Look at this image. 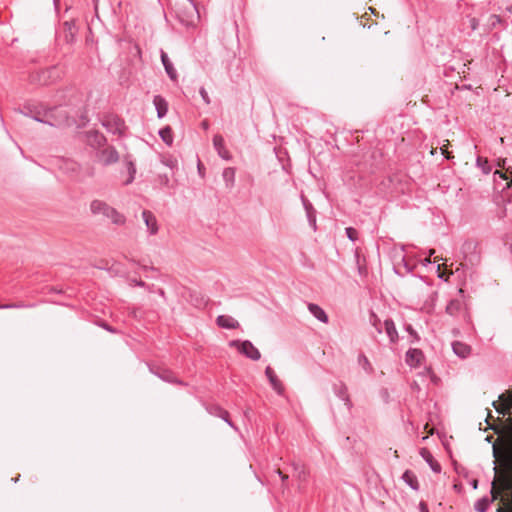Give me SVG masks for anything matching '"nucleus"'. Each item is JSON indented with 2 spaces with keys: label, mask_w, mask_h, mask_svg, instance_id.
I'll list each match as a JSON object with an SVG mask.
<instances>
[{
  "label": "nucleus",
  "mask_w": 512,
  "mask_h": 512,
  "mask_svg": "<svg viewBox=\"0 0 512 512\" xmlns=\"http://www.w3.org/2000/svg\"><path fill=\"white\" fill-rule=\"evenodd\" d=\"M181 297L197 309H203L208 303V298L200 291L183 287Z\"/></svg>",
  "instance_id": "nucleus-8"
},
{
  "label": "nucleus",
  "mask_w": 512,
  "mask_h": 512,
  "mask_svg": "<svg viewBox=\"0 0 512 512\" xmlns=\"http://www.w3.org/2000/svg\"><path fill=\"white\" fill-rule=\"evenodd\" d=\"M454 470L457 474L462 475L465 478L468 477L469 471L465 467L459 465L457 462L454 463Z\"/></svg>",
  "instance_id": "nucleus-44"
},
{
  "label": "nucleus",
  "mask_w": 512,
  "mask_h": 512,
  "mask_svg": "<svg viewBox=\"0 0 512 512\" xmlns=\"http://www.w3.org/2000/svg\"><path fill=\"white\" fill-rule=\"evenodd\" d=\"M308 310L320 322L325 324L328 323L329 318L327 313L318 304L309 303Z\"/></svg>",
  "instance_id": "nucleus-28"
},
{
  "label": "nucleus",
  "mask_w": 512,
  "mask_h": 512,
  "mask_svg": "<svg viewBox=\"0 0 512 512\" xmlns=\"http://www.w3.org/2000/svg\"><path fill=\"white\" fill-rule=\"evenodd\" d=\"M369 321L379 334L383 332L381 320L373 311L370 312Z\"/></svg>",
  "instance_id": "nucleus-38"
},
{
  "label": "nucleus",
  "mask_w": 512,
  "mask_h": 512,
  "mask_svg": "<svg viewBox=\"0 0 512 512\" xmlns=\"http://www.w3.org/2000/svg\"><path fill=\"white\" fill-rule=\"evenodd\" d=\"M101 125L107 130V132L116 134L120 137L125 135L127 125L125 120L118 114L108 113L105 114L101 120Z\"/></svg>",
  "instance_id": "nucleus-4"
},
{
  "label": "nucleus",
  "mask_w": 512,
  "mask_h": 512,
  "mask_svg": "<svg viewBox=\"0 0 512 512\" xmlns=\"http://www.w3.org/2000/svg\"><path fill=\"white\" fill-rule=\"evenodd\" d=\"M160 59H161V63L165 69L167 76L172 81L177 80V78H178L177 71L174 68L173 63L171 62L168 54L163 49L160 50Z\"/></svg>",
  "instance_id": "nucleus-18"
},
{
  "label": "nucleus",
  "mask_w": 512,
  "mask_h": 512,
  "mask_svg": "<svg viewBox=\"0 0 512 512\" xmlns=\"http://www.w3.org/2000/svg\"><path fill=\"white\" fill-rule=\"evenodd\" d=\"M157 293H158L159 296H161L162 298L166 299V293H165L163 288H158Z\"/></svg>",
  "instance_id": "nucleus-60"
},
{
  "label": "nucleus",
  "mask_w": 512,
  "mask_h": 512,
  "mask_svg": "<svg viewBox=\"0 0 512 512\" xmlns=\"http://www.w3.org/2000/svg\"><path fill=\"white\" fill-rule=\"evenodd\" d=\"M384 330L389 338L390 343L396 344L399 340V335L393 319L387 318L384 320Z\"/></svg>",
  "instance_id": "nucleus-22"
},
{
  "label": "nucleus",
  "mask_w": 512,
  "mask_h": 512,
  "mask_svg": "<svg viewBox=\"0 0 512 512\" xmlns=\"http://www.w3.org/2000/svg\"><path fill=\"white\" fill-rule=\"evenodd\" d=\"M488 26L490 30L495 29L498 26L501 30H504L507 29L508 22L506 19L502 18L499 15L491 14L488 18Z\"/></svg>",
  "instance_id": "nucleus-30"
},
{
  "label": "nucleus",
  "mask_w": 512,
  "mask_h": 512,
  "mask_svg": "<svg viewBox=\"0 0 512 512\" xmlns=\"http://www.w3.org/2000/svg\"><path fill=\"white\" fill-rule=\"evenodd\" d=\"M476 166L478 168H480L482 173L485 174V175H488L491 172V170H492V167L489 164L488 159L485 158V157H482V156H478L477 157V159H476Z\"/></svg>",
  "instance_id": "nucleus-36"
},
{
  "label": "nucleus",
  "mask_w": 512,
  "mask_h": 512,
  "mask_svg": "<svg viewBox=\"0 0 512 512\" xmlns=\"http://www.w3.org/2000/svg\"><path fill=\"white\" fill-rule=\"evenodd\" d=\"M423 374H427V375H430V376H433L436 378V375H435L432 367H425V371Z\"/></svg>",
  "instance_id": "nucleus-58"
},
{
  "label": "nucleus",
  "mask_w": 512,
  "mask_h": 512,
  "mask_svg": "<svg viewBox=\"0 0 512 512\" xmlns=\"http://www.w3.org/2000/svg\"><path fill=\"white\" fill-rule=\"evenodd\" d=\"M345 234H346L347 238L352 242H355L358 240L359 233H358L357 229L352 226L345 228Z\"/></svg>",
  "instance_id": "nucleus-40"
},
{
  "label": "nucleus",
  "mask_w": 512,
  "mask_h": 512,
  "mask_svg": "<svg viewBox=\"0 0 512 512\" xmlns=\"http://www.w3.org/2000/svg\"><path fill=\"white\" fill-rule=\"evenodd\" d=\"M277 474L279 475V477L281 478V481H282V484L283 486L286 485V482L288 480V475L285 474L284 472H282L281 470H277Z\"/></svg>",
  "instance_id": "nucleus-54"
},
{
  "label": "nucleus",
  "mask_w": 512,
  "mask_h": 512,
  "mask_svg": "<svg viewBox=\"0 0 512 512\" xmlns=\"http://www.w3.org/2000/svg\"><path fill=\"white\" fill-rule=\"evenodd\" d=\"M159 182L160 184L164 185V186H168L169 185V177L167 174H163V175H159Z\"/></svg>",
  "instance_id": "nucleus-53"
},
{
  "label": "nucleus",
  "mask_w": 512,
  "mask_h": 512,
  "mask_svg": "<svg viewBox=\"0 0 512 512\" xmlns=\"http://www.w3.org/2000/svg\"><path fill=\"white\" fill-rule=\"evenodd\" d=\"M298 477L300 479H305L306 478V474H305V471L303 469L299 472Z\"/></svg>",
  "instance_id": "nucleus-64"
},
{
  "label": "nucleus",
  "mask_w": 512,
  "mask_h": 512,
  "mask_svg": "<svg viewBox=\"0 0 512 512\" xmlns=\"http://www.w3.org/2000/svg\"><path fill=\"white\" fill-rule=\"evenodd\" d=\"M56 66H51L45 70H42L38 74V81L43 85H48L49 83L55 81L59 75L57 73Z\"/></svg>",
  "instance_id": "nucleus-21"
},
{
  "label": "nucleus",
  "mask_w": 512,
  "mask_h": 512,
  "mask_svg": "<svg viewBox=\"0 0 512 512\" xmlns=\"http://www.w3.org/2000/svg\"><path fill=\"white\" fill-rule=\"evenodd\" d=\"M355 258H356V261H357V264H358L359 273L362 274L363 272H366V269L361 267L360 264H359V253H358V250H356Z\"/></svg>",
  "instance_id": "nucleus-56"
},
{
  "label": "nucleus",
  "mask_w": 512,
  "mask_h": 512,
  "mask_svg": "<svg viewBox=\"0 0 512 512\" xmlns=\"http://www.w3.org/2000/svg\"><path fill=\"white\" fill-rule=\"evenodd\" d=\"M265 375H266L270 385L272 386V388L278 394H282L284 391V386H283L282 382L278 379L275 371L273 370V368L271 366H267L265 368Z\"/></svg>",
  "instance_id": "nucleus-20"
},
{
  "label": "nucleus",
  "mask_w": 512,
  "mask_h": 512,
  "mask_svg": "<svg viewBox=\"0 0 512 512\" xmlns=\"http://www.w3.org/2000/svg\"><path fill=\"white\" fill-rule=\"evenodd\" d=\"M503 242L504 247H506L512 255V235H505Z\"/></svg>",
  "instance_id": "nucleus-46"
},
{
  "label": "nucleus",
  "mask_w": 512,
  "mask_h": 512,
  "mask_svg": "<svg viewBox=\"0 0 512 512\" xmlns=\"http://www.w3.org/2000/svg\"><path fill=\"white\" fill-rule=\"evenodd\" d=\"M508 427L500 437L501 447L493 443V456L499 462L497 481L500 486L501 504L496 512H512V418L507 419Z\"/></svg>",
  "instance_id": "nucleus-1"
},
{
  "label": "nucleus",
  "mask_w": 512,
  "mask_h": 512,
  "mask_svg": "<svg viewBox=\"0 0 512 512\" xmlns=\"http://www.w3.org/2000/svg\"><path fill=\"white\" fill-rule=\"evenodd\" d=\"M229 346L236 348L240 354L253 361H258L261 358L260 351L253 345L250 340H231L229 342Z\"/></svg>",
  "instance_id": "nucleus-6"
},
{
  "label": "nucleus",
  "mask_w": 512,
  "mask_h": 512,
  "mask_svg": "<svg viewBox=\"0 0 512 512\" xmlns=\"http://www.w3.org/2000/svg\"><path fill=\"white\" fill-rule=\"evenodd\" d=\"M96 324H97L99 327L103 328L104 330L108 331L109 333H112V334H118V333H120V331H119L117 328H115V327L111 326V325H110L108 322H106L105 320L99 319V320H97V321H96Z\"/></svg>",
  "instance_id": "nucleus-39"
},
{
  "label": "nucleus",
  "mask_w": 512,
  "mask_h": 512,
  "mask_svg": "<svg viewBox=\"0 0 512 512\" xmlns=\"http://www.w3.org/2000/svg\"><path fill=\"white\" fill-rule=\"evenodd\" d=\"M197 170H198V174L201 178H204L205 177V166L203 165V163L201 162L200 159H198V163H197Z\"/></svg>",
  "instance_id": "nucleus-48"
},
{
  "label": "nucleus",
  "mask_w": 512,
  "mask_h": 512,
  "mask_svg": "<svg viewBox=\"0 0 512 512\" xmlns=\"http://www.w3.org/2000/svg\"><path fill=\"white\" fill-rule=\"evenodd\" d=\"M78 29L74 20L65 21L62 24V30L57 33V40H62L68 45H72L76 40Z\"/></svg>",
  "instance_id": "nucleus-9"
},
{
  "label": "nucleus",
  "mask_w": 512,
  "mask_h": 512,
  "mask_svg": "<svg viewBox=\"0 0 512 512\" xmlns=\"http://www.w3.org/2000/svg\"><path fill=\"white\" fill-rule=\"evenodd\" d=\"M216 324L223 329H236L239 327V322L229 315L217 316Z\"/></svg>",
  "instance_id": "nucleus-24"
},
{
  "label": "nucleus",
  "mask_w": 512,
  "mask_h": 512,
  "mask_svg": "<svg viewBox=\"0 0 512 512\" xmlns=\"http://www.w3.org/2000/svg\"><path fill=\"white\" fill-rule=\"evenodd\" d=\"M205 410L212 416L220 417L224 408L217 403H203Z\"/></svg>",
  "instance_id": "nucleus-35"
},
{
  "label": "nucleus",
  "mask_w": 512,
  "mask_h": 512,
  "mask_svg": "<svg viewBox=\"0 0 512 512\" xmlns=\"http://www.w3.org/2000/svg\"><path fill=\"white\" fill-rule=\"evenodd\" d=\"M99 161L104 166H109L119 161V153L114 146H108L105 149H102L97 154Z\"/></svg>",
  "instance_id": "nucleus-10"
},
{
  "label": "nucleus",
  "mask_w": 512,
  "mask_h": 512,
  "mask_svg": "<svg viewBox=\"0 0 512 512\" xmlns=\"http://www.w3.org/2000/svg\"><path fill=\"white\" fill-rule=\"evenodd\" d=\"M148 369L150 373L161 379L163 382L183 387H187L189 385L187 382L178 378L172 369L164 365L148 363Z\"/></svg>",
  "instance_id": "nucleus-3"
},
{
  "label": "nucleus",
  "mask_w": 512,
  "mask_h": 512,
  "mask_svg": "<svg viewBox=\"0 0 512 512\" xmlns=\"http://www.w3.org/2000/svg\"><path fill=\"white\" fill-rule=\"evenodd\" d=\"M453 488H454V490H456L457 492H461V490H462V484H461V483H455V484L453 485Z\"/></svg>",
  "instance_id": "nucleus-62"
},
{
  "label": "nucleus",
  "mask_w": 512,
  "mask_h": 512,
  "mask_svg": "<svg viewBox=\"0 0 512 512\" xmlns=\"http://www.w3.org/2000/svg\"><path fill=\"white\" fill-rule=\"evenodd\" d=\"M141 268L144 270V271H154V272H158V268L154 267V266H147V265H141Z\"/></svg>",
  "instance_id": "nucleus-57"
},
{
  "label": "nucleus",
  "mask_w": 512,
  "mask_h": 512,
  "mask_svg": "<svg viewBox=\"0 0 512 512\" xmlns=\"http://www.w3.org/2000/svg\"><path fill=\"white\" fill-rule=\"evenodd\" d=\"M424 359L423 351L418 348H410L405 354V363L411 368L419 367Z\"/></svg>",
  "instance_id": "nucleus-12"
},
{
  "label": "nucleus",
  "mask_w": 512,
  "mask_h": 512,
  "mask_svg": "<svg viewBox=\"0 0 512 512\" xmlns=\"http://www.w3.org/2000/svg\"><path fill=\"white\" fill-rule=\"evenodd\" d=\"M107 218L111 219L113 224L116 225H124L126 222V218L123 214L119 213L115 208L109 207L107 210Z\"/></svg>",
  "instance_id": "nucleus-32"
},
{
  "label": "nucleus",
  "mask_w": 512,
  "mask_h": 512,
  "mask_svg": "<svg viewBox=\"0 0 512 512\" xmlns=\"http://www.w3.org/2000/svg\"><path fill=\"white\" fill-rule=\"evenodd\" d=\"M402 263L407 273L413 272L415 266L409 264L405 257L402 258Z\"/></svg>",
  "instance_id": "nucleus-49"
},
{
  "label": "nucleus",
  "mask_w": 512,
  "mask_h": 512,
  "mask_svg": "<svg viewBox=\"0 0 512 512\" xmlns=\"http://www.w3.org/2000/svg\"><path fill=\"white\" fill-rule=\"evenodd\" d=\"M191 4H192V8L189 12H177L176 13V18L177 20L185 27L189 28L191 26L194 25V16H195V13L198 14V11H197V8H196V5L192 2V0H190Z\"/></svg>",
  "instance_id": "nucleus-15"
},
{
  "label": "nucleus",
  "mask_w": 512,
  "mask_h": 512,
  "mask_svg": "<svg viewBox=\"0 0 512 512\" xmlns=\"http://www.w3.org/2000/svg\"><path fill=\"white\" fill-rule=\"evenodd\" d=\"M124 162H125V165H126V168H127V172H128V178L124 182V185H129L135 179V175H136V171H137L136 170V165H135L134 161L131 160V156L130 155L124 156Z\"/></svg>",
  "instance_id": "nucleus-29"
},
{
  "label": "nucleus",
  "mask_w": 512,
  "mask_h": 512,
  "mask_svg": "<svg viewBox=\"0 0 512 512\" xmlns=\"http://www.w3.org/2000/svg\"><path fill=\"white\" fill-rule=\"evenodd\" d=\"M301 201H302L303 207L306 212L308 223H309L310 227L313 229V231H316L317 230L316 209L304 195H301Z\"/></svg>",
  "instance_id": "nucleus-14"
},
{
  "label": "nucleus",
  "mask_w": 512,
  "mask_h": 512,
  "mask_svg": "<svg viewBox=\"0 0 512 512\" xmlns=\"http://www.w3.org/2000/svg\"><path fill=\"white\" fill-rule=\"evenodd\" d=\"M236 168L226 167L222 172V177L225 182V187L231 191L235 186Z\"/></svg>",
  "instance_id": "nucleus-26"
},
{
  "label": "nucleus",
  "mask_w": 512,
  "mask_h": 512,
  "mask_svg": "<svg viewBox=\"0 0 512 512\" xmlns=\"http://www.w3.org/2000/svg\"><path fill=\"white\" fill-rule=\"evenodd\" d=\"M469 484L472 486L473 489H477L478 488V485H479V481L478 479L474 478L472 479Z\"/></svg>",
  "instance_id": "nucleus-59"
},
{
  "label": "nucleus",
  "mask_w": 512,
  "mask_h": 512,
  "mask_svg": "<svg viewBox=\"0 0 512 512\" xmlns=\"http://www.w3.org/2000/svg\"><path fill=\"white\" fill-rule=\"evenodd\" d=\"M221 418L223 421H225L231 428H233L235 431H238V427L234 424V422L231 420L230 418V414L229 412L224 409L221 413V416L219 417Z\"/></svg>",
  "instance_id": "nucleus-41"
},
{
  "label": "nucleus",
  "mask_w": 512,
  "mask_h": 512,
  "mask_svg": "<svg viewBox=\"0 0 512 512\" xmlns=\"http://www.w3.org/2000/svg\"><path fill=\"white\" fill-rule=\"evenodd\" d=\"M132 284L141 288H149V285L141 279L131 280Z\"/></svg>",
  "instance_id": "nucleus-50"
},
{
  "label": "nucleus",
  "mask_w": 512,
  "mask_h": 512,
  "mask_svg": "<svg viewBox=\"0 0 512 512\" xmlns=\"http://www.w3.org/2000/svg\"><path fill=\"white\" fill-rule=\"evenodd\" d=\"M213 146L214 149L217 151V154L219 157H221L224 160H231L232 155L229 150L225 148V141L222 135L216 134L213 137Z\"/></svg>",
  "instance_id": "nucleus-16"
},
{
  "label": "nucleus",
  "mask_w": 512,
  "mask_h": 512,
  "mask_svg": "<svg viewBox=\"0 0 512 512\" xmlns=\"http://www.w3.org/2000/svg\"><path fill=\"white\" fill-rule=\"evenodd\" d=\"M109 207L110 206L106 202L101 200H93L90 204V210L93 214H103L105 217Z\"/></svg>",
  "instance_id": "nucleus-31"
},
{
  "label": "nucleus",
  "mask_w": 512,
  "mask_h": 512,
  "mask_svg": "<svg viewBox=\"0 0 512 512\" xmlns=\"http://www.w3.org/2000/svg\"><path fill=\"white\" fill-rule=\"evenodd\" d=\"M161 140L167 145L172 146L174 137H173V130L169 125H166L165 127L161 128L158 132Z\"/></svg>",
  "instance_id": "nucleus-33"
},
{
  "label": "nucleus",
  "mask_w": 512,
  "mask_h": 512,
  "mask_svg": "<svg viewBox=\"0 0 512 512\" xmlns=\"http://www.w3.org/2000/svg\"><path fill=\"white\" fill-rule=\"evenodd\" d=\"M404 330L410 335V344H414L420 341V336L418 332L413 328V326L409 323L404 324Z\"/></svg>",
  "instance_id": "nucleus-37"
},
{
  "label": "nucleus",
  "mask_w": 512,
  "mask_h": 512,
  "mask_svg": "<svg viewBox=\"0 0 512 512\" xmlns=\"http://www.w3.org/2000/svg\"><path fill=\"white\" fill-rule=\"evenodd\" d=\"M494 470H495V478L492 482V488H491V495H492V498L490 499L489 497L487 496H484L480 499H478L475 504H474V509L475 511L477 512H486L490 506V504L496 500V499H500L501 500V492H500V486L498 484V481H497V471H499V466H495L494 467Z\"/></svg>",
  "instance_id": "nucleus-5"
},
{
  "label": "nucleus",
  "mask_w": 512,
  "mask_h": 512,
  "mask_svg": "<svg viewBox=\"0 0 512 512\" xmlns=\"http://www.w3.org/2000/svg\"><path fill=\"white\" fill-rule=\"evenodd\" d=\"M358 362L363 367L364 370L369 371V372L372 371L371 363L364 354L359 355Z\"/></svg>",
  "instance_id": "nucleus-42"
},
{
  "label": "nucleus",
  "mask_w": 512,
  "mask_h": 512,
  "mask_svg": "<svg viewBox=\"0 0 512 512\" xmlns=\"http://www.w3.org/2000/svg\"><path fill=\"white\" fill-rule=\"evenodd\" d=\"M440 150H441V154H442V155H443L447 160H449V159L453 158V154H452V152H451V151H449V150L447 149V147L443 146V147H441V148H440Z\"/></svg>",
  "instance_id": "nucleus-52"
},
{
  "label": "nucleus",
  "mask_w": 512,
  "mask_h": 512,
  "mask_svg": "<svg viewBox=\"0 0 512 512\" xmlns=\"http://www.w3.org/2000/svg\"><path fill=\"white\" fill-rule=\"evenodd\" d=\"M469 27L472 31H475L479 27V20L476 17L469 18Z\"/></svg>",
  "instance_id": "nucleus-47"
},
{
  "label": "nucleus",
  "mask_w": 512,
  "mask_h": 512,
  "mask_svg": "<svg viewBox=\"0 0 512 512\" xmlns=\"http://www.w3.org/2000/svg\"><path fill=\"white\" fill-rule=\"evenodd\" d=\"M103 263H107L105 260H101V265H97L96 268L101 270H109Z\"/></svg>",
  "instance_id": "nucleus-61"
},
{
  "label": "nucleus",
  "mask_w": 512,
  "mask_h": 512,
  "mask_svg": "<svg viewBox=\"0 0 512 512\" xmlns=\"http://www.w3.org/2000/svg\"><path fill=\"white\" fill-rule=\"evenodd\" d=\"M12 309L33 307L34 304H25L24 302L11 303Z\"/></svg>",
  "instance_id": "nucleus-51"
},
{
  "label": "nucleus",
  "mask_w": 512,
  "mask_h": 512,
  "mask_svg": "<svg viewBox=\"0 0 512 512\" xmlns=\"http://www.w3.org/2000/svg\"><path fill=\"white\" fill-rule=\"evenodd\" d=\"M128 315L134 319H140L142 317V310L139 307L129 308Z\"/></svg>",
  "instance_id": "nucleus-43"
},
{
  "label": "nucleus",
  "mask_w": 512,
  "mask_h": 512,
  "mask_svg": "<svg viewBox=\"0 0 512 512\" xmlns=\"http://www.w3.org/2000/svg\"><path fill=\"white\" fill-rule=\"evenodd\" d=\"M87 144L92 148L104 147L107 144V138L98 130H89L83 133Z\"/></svg>",
  "instance_id": "nucleus-11"
},
{
  "label": "nucleus",
  "mask_w": 512,
  "mask_h": 512,
  "mask_svg": "<svg viewBox=\"0 0 512 512\" xmlns=\"http://www.w3.org/2000/svg\"><path fill=\"white\" fill-rule=\"evenodd\" d=\"M19 112L26 117L52 127H71L75 125L77 128H83L90 121L87 105H82L75 114H71L62 108L43 110L38 105L26 103L19 109Z\"/></svg>",
  "instance_id": "nucleus-2"
},
{
  "label": "nucleus",
  "mask_w": 512,
  "mask_h": 512,
  "mask_svg": "<svg viewBox=\"0 0 512 512\" xmlns=\"http://www.w3.org/2000/svg\"><path fill=\"white\" fill-rule=\"evenodd\" d=\"M199 94L205 104L209 105L211 103V99H210L206 89L203 86L200 87Z\"/></svg>",
  "instance_id": "nucleus-45"
},
{
  "label": "nucleus",
  "mask_w": 512,
  "mask_h": 512,
  "mask_svg": "<svg viewBox=\"0 0 512 512\" xmlns=\"http://www.w3.org/2000/svg\"><path fill=\"white\" fill-rule=\"evenodd\" d=\"M419 512H429L428 504L425 501H420Z\"/></svg>",
  "instance_id": "nucleus-55"
},
{
  "label": "nucleus",
  "mask_w": 512,
  "mask_h": 512,
  "mask_svg": "<svg viewBox=\"0 0 512 512\" xmlns=\"http://www.w3.org/2000/svg\"><path fill=\"white\" fill-rule=\"evenodd\" d=\"M153 104L157 112V117L162 119L168 112L167 100L162 95H155L153 97Z\"/></svg>",
  "instance_id": "nucleus-23"
},
{
  "label": "nucleus",
  "mask_w": 512,
  "mask_h": 512,
  "mask_svg": "<svg viewBox=\"0 0 512 512\" xmlns=\"http://www.w3.org/2000/svg\"><path fill=\"white\" fill-rule=\"evenodd\" d=\"M419 454L423 458V460L429 465V467L434 473H441L442 467L440 463L433 457L432 453L429 451L428 448H421Z\"/></svg>",
  "instance_id": "nucleus-17"
},
{
  "label": "nucleus",
  "mask_w": 512,
  "mask_h": 512,
  "mask_svg": "<svg viewBox=\"0 0 512 512\" xmlns=\"http://www.w3.org/2000/svg\"><path fill=\"white\" fill-rule=\"evenodd\" d=\"M332 389H333L334 394L339 399L344 401V404L348 408V410H351L353 408V403L348 394V388H347L346 384L342 381H339L338 383L333 384Z\"/></svg>",
  "instance_id": "nucleus-13"
},
{
  "label": "nucleus",
  "mask_w": 512,
  "mask_h": 512,
  "mask_svg": "<svg viewBox=\"0 0 512 512\" xmlns=\"http://www.w3.org/2000/svg\"><path fill=\"white\" fill-rule=\"evenodd\" d=\"M453 352L460 358L465 359L471 353V346L461 341H454L452 343Z\"/></svg>",
  "instance_id": "nucleus-27"
},
{
  "label": "nucleus",
  "mask_w": 512,
  "mask_h": 512,
  "mask_svg": "<svg viewBox=\"0 0 512 512\" xmlns=\"http://www.w3.org/2000/svg\"><path fill=\"white\" fill-rule=\"evenodd\" d=\"M463 306V302L460 299H451L446 306V313L455 316L457 315Z\"/></svg>",
  "instance_id": "nucleus-34"
},
{
  "label": "nucleus",
  "mask_w": 512,
  "mask_h": 512,
  "mask_svg": "<svg viewBox=\"0 0 512 512\" xmlns=\"http://www.w3.org/2000/svg\"><path fill=\"white\" fill-rule=\"evenodd\" d=\"M401 479L414 491H418L420 489V484L416 474L407 469L403 472Z\"/></svg>",
  "instance_id": "nucleus-25"
},
{
  "label": "nucleus",
  "mask_w": 512,
  "mask_h": 512,
  "mask_svg": "<svg viewBox=\"0 0 512 512\" xmlns=\"http://www.w3.org/2000/svg\"><path fill=\"white\" fill-rule=\"evenodd\" d=\"M142 218L150 235L157 234L159 227L155 215L150 210L145 209L142 211Z\"/></svg>",
  "instance_id": "nucleus-19"
},
{
  "label": "nucleus",
  "mask_w": 512,
  "mask_h": 512,
  "mask_svg": "<svg viewBox=\"0 0 512 512\" xmlns=\"http://www.w3.org/2000/svg\"><path fill=\"white\" fill-rule=\"evenodd\" d=\"M497 177L503 181H506V184L501 189V194L499 197H497V203L499 201L507 204L512 203V179H509L507 172L496 170L494 172V181H495V188L498 189L499 183L497 182Z\"/></svg>",
  "instance_id": "nucleus-7"
},
{
  "label": "nucleus",
  "mask_w": 512,
  "mask_h": 512,
  "mask_svg": "<svg viewBox=\"0 0 512 512\" xmlns=\"http://www.w3.org/2000/svg\"><path fill=\"white\" fill-rule=\"evenodd\" d=\"M0 309H12L11 303L0 304Z\"/></svg>",
  "instance_id": "nucleus-63"
}]
</instances>
